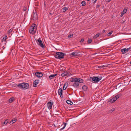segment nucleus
<instances>
[{
  "label": "nucleus",
  "instance_id": "obj_2",
  "mask_svg": "<svg viewBox=\"0 0 131 131\" xmlns=\"http://www.w3.org/2000/svg\"><path fill=\"white\" fill-rule=\"evenodd\" d=\"M70 81L71 82H74L73 85L74 87L77 88L78 87L79 83L77 78H72L70 80Z\"/></svg>",
  "mask_w": 131,
  "mask_h": 131
},
{
  "label": "nucleus",
  "instance_id": "obj_53",
  "mask_svg": "<svg viewBox=\"0 0 131 131\" xmlns=\"http://www.w3.org/2000/svg\"><path fill=\"white\" fill-rule=\"evenodd\" d=\"M50 14H51V13H50Z\"/></svg>",
  "mask_w": 131,
  "mask_h": 131
},
{
  "label": "nucleus",
  "instance_id": "obj_31",
  "mask_svg": "<svg viewBox=\"0 0 131 131\" xmlns=\"http://www.w3.org/2000/svg\"><path fill=\"white\" fill-rule=\"evenodd\" d=\"M127 9H124L123 11V12H122V13H124V14H125V13H126L127 12Z\"/></svg>",
  "mask_w": 131,
  "mask_h": 131
},
{
  "label": "nucleus",
  "instance_id": "obj_52",
  "mask_svg": "<svg viewBox=\"0 0 131 131\" xmlns=\"http://www.w3.org/2000/svg\"><path fill=\"white\" fill-rule=\"evenodd\" d=\"M130 64H131V61L130 62Z\"/></svg>",
  "mask_w": 131,
  "mask_h": 131
},
{
  "label": "nucleus",
  "instance_id": "obj_33",
  "mask_svg": "<svg viewBox=\"0 0 131 131\" xmlns=\"http://www.w3.org/2000/svg\"><path fill=\"white\" fill-rule=\"evenodd\" d=\"M113 31H111L110 32H109L107 34V35L108 36H110L111 34L113 32Z\"/></svg>",
  "mask_w": 131,
  "mask_h": 131
},
{
  "label": "nucleus",
  "instance_id": "obj_15",
  "mask_svg": "<svg viewBox=\"0 0 131 131\" xmlns=\"http://www.w3.org/2000/svg\"><path fill=\"white\" fill-rule=\"evenodd\" d=\"M82 89L83 90L86 91L87 90L88 87L87 86L84 85L82 86Z\"/></svg>",
  "mask_w": 131,
  "mask_h": 131
},
{
  "label": "nucleus",
  "instance_id": "obj_47",
  "mask_svg": "<svg viewBox=\"0 0 131 131\" xmlns=\"http://www.w3.org/2000/svg\"><path fill=\"white\" fill-rule=\"evenodd\" d=\"M105 30H103L102 31L103 33H104L105 32Z\"/></svg>",
  "mask_w": 131,
  "mask_h": 131
},
{
  "label": "nucleus",
  "instance_id": "obj_9",
  "mask_svg": "<svg viewBox=\"0 0 131 131\" xmlns=\"http://www.w3.org/2000/svg\"><path fill=\"white\" fill-rule=\"evenodd\" d=\"M32 17L34 20H36L38 19V16L37 13L34 12L33 14L32 15Z\"/></svg>",
  "mask_w": 131,
  "mask_h": 131
},
{
  "label": "nucleus",
  "instance_id": "obj_51",
  "mask_svg": "<svg viewBox=\"0 0 131 131\" xmlns=\"http://www.w3.org/2000/svg\"><path fill=\"white\" fill-rule=\"evenodd\" d=\"M88 1H89L90 0H87Z\"/></svg>",
  "mask_w": 131,
  "mask_h": 131
},
{
  "label": "nucleus",
  "instance_id": "obj_12",
  "mask_svg": "<svg viewBox=\"0 0 131 131\" xmlns=\"http://www.w3.org/2000/svg\"><path fill=\"white\" fill-rule=\"evenodd\" d=\"M130 49V47L127 49L124 48L123 49H121V51L122 52V54H124L126 53Z\"/></svg>",
  "mask_w": 131,
  "mask_h": 131
},
{
  "label": "nucleus",
  "instance_id": "obj_5",
  "mask_svg": "<svg viewBox=\"0 0 131 131\" xmlns=\"http://www.w3.org/2000/svg\"><path fill=\"white\" fill-rule=\"evenodd\" d=\"M89 80L93 83H96L99 81V79L98 77L95 76L93 77H90L89 79Z\"/></svg>",
  "mask_w": 131,
  "mask_h": 131
},
{
  "label": "nucleus",
  "instance_id": "obj_11",
  "mask_svg": "<svg viewBox=\"0 0 131 131\" xmlns=\"http://www.w3.org/2000/svg\"><path fill=\"white\" fill-rule=\"evenodd\" d=\"M63 91L62 88H59L58 91V94L60 95V97L61 98H62L63 97L62 94Z\"/></svg>",
  "mask_w": 131,
  "mask_h": 131
},
{
  "label": "nucleus",
  "instance_id": "obj_38",
  "mask_svg": "<svg viewBox=\"0 0 131 131\" xmlns=\"http://www.w3.org/2000/svg\"><path fill=\"white\" fill-rule=\"evenodd\" d=\"M61 75L62 77H64L66 76L64 72L62 73Z\"/></svg>",
  "mask_w": 131,
  "mask_h": 131
},
{
  "label": "nucleus",
  "instance_id": "obj_18",
  "mask_svg": "<svg viewBox=\"0 0 131 131\" xmlns=\"http://www.w3.org/2000/svg\"><path fill=\"white\" fill-rule=\"evenodd\" d=\"M8 122H9V121H8V119H6L5 120V121L3 123V124H4L5 125H6Z\"/></svg>",
  "mask_w": 131,
  "mask_h": 131
},
{
  "label": "nucleus",
  "instance_id": "obj_23",
  "mask_svg": "<svg viewBox=\"0 0 131 131\" xmlns=\"http://www.w3.org/2000/svg\"><path fill=\"white\" fill-rule=\"evenodd\" d=\"M68 9V8L66 7H64L62 9V10H63V12H65L66 10H67Z\"/></svg>",
  "mask_w": 131,
  "mask_h": 131
},
{
  "label": "nucleus",
  "instance_id": "obj_54",
  "mask_svg": "<svg viewBox=\"0 0 131 131\" xmlns=\"http://www.w3.org/2000/svg\"><path fill=\"white\" fill-rule=\"evenodd\" d=\"M130 118H131V117Z\"/></svg>",
  "mask_w": 131,
  "mask_h": 131
},
{
  "label": "nucleus",
  "instance_id": "obj_32",
  "mask_svg": "<svg viewBox=\"0 0 131 131\" xmlns=\"http://www.w3.org/2000/svg\"><path fill=\"white\" fill-rule=\"evenodd\" d=\"M13 30V29H9L8 31V33L9 34L10 33H11Z\"/></svg>",
  "mask_w": 131,
  "mask_h": 131
},
{
  "label": "nucleus",
  "instance_id": "obj_46",
  "mask_svg": "<svg viewBox=\"0 0 131 131\" xmlns=\"http://www.w3.org/2000/svg\"><path fill=\"white\" fill-rule=\"evenodd\" d=\"M125 21V20H124L122 22V24L124 23Z\"/></svg>",
  "mask_w": 131,
  "mask_h": 131
},
{
  "label": "nucleus",
  "instance_id": "obj_42",
  "mask_svg": "<svg viewBox=\"0 0 131 131\" xmlns=\"http://www.w3.org/2000/svg\"><path fill=\"white\" fill-rule=\"evenodd\" d=\"M27 9V8L26 7H24V11H26Z\"/></svg>",
  "mask_w": 131,
  "mask_h": 131
},
{
  "label": "nucleus",
  "instance_id": "obj_29",
  "mask_svg": "<svg viewBox=\"0 0 131 131\" xmlns=\"http://www.w3.org/2000/svg\"><path fill=\"white\" fill-rule=\"evenodd\" d=\"M92 40L91 39H90L89 38H88V43L89 44L90 43H91L92 41Z\"/></svg>",
  "mask_w": 131,
  "mask_h": 131
},
{
  "label": "nucleus",
  "instance_id": "obj_30",
  "mask_svg": "<svg viewBox=\"0 0 131 131\" xmlns=\"http://www.w3.org/2000/svg\"><path fill=\"white\" fill-rule=\"evenodd\" d=\"M64 73L65 74V75L66 76L68 77L69 76V74L67 72H64Z\"/></svg>",
  "mask_w": 131,
  "mask_h": 131
},
{
  "label": "nucleus",
  "instance_id": "obj_45",
  "mask_svg": "<svg viewBox=\"0 0 131 131\" xmlns=\"http://www.w3.org/2000/svg\"><path fill=\"white\" fill-rule=\"evenodd\" d=\"M13 122L11 120L10 122V124H13V123H13Z\"/></svg>",
  "mask_w": 131,
  "mask_h": 131
},
{
  "label": "nucleus",
  "instance_id": "obj_6",
  "mask_svg": "<svg viewBox=\"0 0 131 131\" xmlns=\"http://www.w3.org/2000/svg\"><path fill=\"white\" fill-rule=\"evenodd\" d=\"M41 39L40 38H39L38 39L37 41H36V42L38 44V45H39V46L41 47L42 48H43L44 47V45L43 43H42V41L40 39Z\"/></svg>",
  "mask_w": 131,
  "mask_h": 131
},
{
  "label": "nucleus",
  "instance_id": "obj_40",
  "mask_svg": "<svg viewBox=\"0 0 131 131\" xmlns=\"http://www.w3.org/2000/svg\"><path fill=\"white\" fill-rule=\"evenodd\" d=\"M102 78V77H99V78H99V81L100 80H101Z\"/></svg>",
  "mask_w": 131,
  "mask_h": 131
},
{
  "label": "nucleus",
  "instance_id": "obj_8",
  "mask_svg": "<svg viewBox=\"0 0 131 131\" xmlns=\"http://www.w3.org/2000/svg\"><path fill=\"white\" fill-rule=\"evenodd\" d=\"M79 52L77 51L74 52L70 54V57H75L79 55Z\"/></svg>",
  "mask_w": 131,
  "mask_h": 131
},
{
  "label": "nucleus",
  "instance_id": "obj_7",
  "mask_svg": "<svg viewBox=\"0 0 131 131\" xmlns=\"http://www.w3.org/2000/svg\"><path fill=\"white\" fill-rule=\"evenodd\" d=\"M43 74L41 72H36L35 73V75L38 78H41L43 76Z\"/></svg>",
  "mask_w": 131,
  "mask_h": 131
},
{
  "label": "nucleus",
  "instance_id": "obj_43",
  "mask_svg": "<svg viewBox=\"0 0 131 131\" xmlns=\"http://www.w3.org/2000/svg\"><path fill=\"white\" fill-rule=\"evenodd\" d=\"M84 40V39L83 38H82L81 39V41H80V42H83V41Z\"/></svg>",
  "mask_w": 131,
  "mask_h": 131
},
{
  "label": "nucleus",
  "instance_id": "obj_4",
  "mask_svg": "<svg viewBox=\"0 0 131 131\" xmlns=\"http://www.w3.org/2000/svg\"><path fill=\"white\" fill-rule=\"evenodd\" d=\"M36 29V25L35 24H33L30 28L29 32L30 34H34L35 33Z\"/></svg>",
  "mask_w": 131,
  "mask_h": 131
},
{
  "label": "nucleus",
  "instance_id": "obj_50",
  "mask_svg": "<svg viewBox=\"0 0 131 131\" xmlns=\"http://www.w3.org/2000/svg\"><path fill=\"white\" fill-rule=\"evenodd\" d=\"M56 114H57V115H58V114L57 113H56Z\"/></svg>",
  "mask_w": 131,
  "mask_h": 131
},
{
  "label": "nucleus",
  "instance_id": "obj_13",
  "mask_svg": "<svg viewBox=\"0 0 131 131\" xmlns=\"http://www.w3.org/2000/svg\"><path fill=\"white\" fill-rule=\"evenodd\" d=\"M39 80H35L33 83V86L36 87L37 86V85L39 83Z\"/></svg>",
  "mask_w": 131,
  "mask_h": 131
},
{
  "label": "nucleus",
  "instance_id": "obj_10",
  "mask_svg": "<svg viewBox=\"0 0 131 131\" xmlns=\"http://www.w3.org/2000/svg\"><path fill=\"white\" fill-rule=\"evenodd\" d=\"M53 105V103H52L51 101H49L47 104L48 107L49 109H51L52 108Z\"/></svg>",
  "mask_w": 131,
  "mask_h": 131
},
{
  "label": "nucleus",
  "instance_id": "obj_3",
  "mask_svg": "<svg viewBox=\"0 0 131 131\" xmlns=\"http://www.w3.org/2000/svg\"><path fill=\"white\" fill-rule=\"evenodd\" d=\"M56 54L55 55V57L57 59H63L64 58V56L66 55L65 53L61 52H57Z\"/></svg>",
  "mask_w": 131,
  "mask_h": 131
},
{
  "label": "nucleus",
  "instance_id": "obj_19",
  "mask_svg": "<svg viewBox=\"0 0 131 131\" xmlns=\"http://www.w3.org/2000/svg\"><path fill=\"white\" fill-rule=\"evenodd\" d=\"M66 102L67 104H69L72 105L73 104L72 102L69 100H67Z\"/></svg>",
  "mask_w": 131,
  "mask_h": 131
},
{
  "label": "nucleus",
  "instance_id": "obj_37",
  "mask_svg": "<svg viewBox=\"0 0 131 131\" xmlns=\"http://www.w3.org/2000/svg\"><path fill=\"white\" fill-rule=\"evenodd\" d=\"M120 96V94H117L116 96H115V97L117 98L118 99Z\"/></svg>",
  "mask_w": 131,
  "mask_h": 131
},
{
  "label": "nucleus",
  "instance_id": "obj_48",
  "mask_svg": "<svg viewBox=\"0 0 131 131\" xmlns=\"http://www.w3.org/2000/svg\"><path fill=\"white\" fill-rule=\"evenodd\" d=\"M107 0V1L108 2H109L110 1H111V0Z\"/></svg>",
  "mask_w": 131,
  "mask_h": 131
},
{
  "label": "nucleus",
  "instance_id": "obj_17",
  "mask_svg": "<svg viewBox=\"0 0 131 131\" xmlns=\"http://www.w3.org/2000/svg\"><path fill=\"white\" fill-rule=\"evenodd\" d=\"M14 100V97H13L9 99V103H11Z\"/></svg>",
  "mask_w": 131,
  "mask_h": 131
},
{
  "label": "nucleus",
  "instance_id": "obj_41",
  "mask_svg": "<svg viewBox=\"0 0 131 131\" xmlns=\"http://www.w3.org/2000/svg\"><path fill=\"white\" fill-rule=\"evenodd\" d=\"M100 5H97V6H96V8H99L100 7Z\"/></svg>",
  "mask_w": 131,
  "mask_h": 131
},
{
  "label": "nucleus",
  "instance_id": "obj_16",
  "mask_svg": "<svg viewBox=\"0 0 131 131\" xmlns=\"http://www.w3.org/2000/svg\"><path fill=\"white\" fill-rule=\"evenodd\" d=\"M77 79H78V81L79 82V83H83V80L79 78H77Z\"/></svg>",
  "mask_w": 131,
  "mask_h": 131
},
{
  "label": "nucleus",
  "instance_id": "obj_26",
  "mask_svg": "<svg viewBox=\"0 0 131 131\" xmlns=\"http://www.w3.org/2000/svg\"><path fill=\"white\" fill-rule=\"evenodd\" d=\"M120 84H121L120 83L118 84L116 86V89H117V88H120L121 86V85Z\"/></svg>",
  "mask_w": 131,
  "mask_h": 131
},
{
  "label": "nucleus",
  "instance_id": "obj_14",
  "mask_svg": "<svg viewBox=\"0 0 131 131\" xmlns=\"http://www.w3.org/2000/svg\"><path fill=\"white\" fill-rule=\"evenodd\" d=\"M57 74H51L49 75V78L50 80L53 79L57 75Z\"/></svg>",
  "mask_w": 131,
  "mask_h": 131
},
{
  "label": "nucleus",
  "instance_id": "obj_24",
  "mask_svg": "<svg viewBox=\"0 0 131 131\" xmlns=\"http://www.w3.org/2000/svg\"><path fill=\"white\" fill-rule=\"evenodd\" d=\"M100 35V34L99 33H98L96 34L95 36L93 37L94 38H96L97 37H99Z\"/></svg>",
  "mask_w": 131,
  "mask_h": 131
},
{
  "label": "nucleus",
  "instance_id": "obj_27",
  "mask_svg": "<svg viewBox=\"0 0 131 131\" xmlns=\"http://www.w3.org/2000/svg\"><path fill=\"white\" fill-rule=\"evenodd\" d=\"M107 66H105L104 65H103V66H99L98 67V68H104V67H107Z\"/></svg>",
  "mask_w": 131,
  "mask_h": 131
},
{
  "label": "nucleus",
  "instance_id": "obj_28",
  "mask_svg": "<svg viewBox=\"0 0 131 131\" xmlns=\"http://www.w3.org/2000/svg\"><path fill=\"white\" fill-rule=\"evenodd\" d=\"M113 100L114 99L113 98L109 100L108 102H111V103H112L115 102L114 101H113Z\"/></svg>",
  "mask_w": 131,
  "mask_h": 131
},
{
  "label": "nucleus",
  "instance_id": "obj_34",
  "mask_svg": "<svg viewBox=\"0 0 131 131\" xmlns=\"http://www.w3.org/2000/svg\"><path fill=\"white\" fill-rule=\"evenodd\" d=\"M7 38V36H5V37H4L3 39V40L4 41H5L6 40V39Z\"/></svg>",
  "mask_w": 131,
  "mask_h": 131
},
{
  "label": "nucleus",
  "instance_id": "obj_20",
  "mask_svg": "<svg viewBox=\"0 0 131 131\" xmlns=\"http://www.w3.org/2000/svg\"><path fill=\"white\" fill-rule=\"evenodd\" d=\"M63 127H62V128H61V129H60V130H61L63 129L64 128H65L66 126V125H67V123H64V122L63 123Z\"/></svg>",
  "mask_w": 131,
  "mask_h": 131
},
{
  "label": "nucleus",
  "instance_id": "obj_22",
  "mask_svg": "<svg viewBox=\"0 0 131 131\" xmlns=\"http://www.w3.org/2000/svg\"><path fill=\"white\" fill-rule=\"evenodd\" d=\"M115 110V108H113L112 109H111L109 110V112L110 113H112Z\"/></svg>",
  "mask_w": 131,
  "mask_h": 131
},
{
  "label": "nucleus",
  "instance_id": "obj_36",
  "mask_svg": "<svg viewBox=\"0 0 131 131\" xmlns=\"http://www.w3.org/2000/svg\"><path fill=\"white\" fill-rule=\"evenodd\" d=\"M73 35V34L72 35L70 34L68 36V37L69 38H71L72 37Z\"/></svg>",
  "mask_w": 131,
  "mask_h": 131
},
{
  "label": "nucleus",
  "instance_id": "obj_21",
  "mask_svg": "<svg viewBox=\"0 0 131 131\" xmlns=\"http://www.w3.org/2000/svg\"><path fill=\"white\" fill-rule=\"evenodd\" d=\"M12 121L13 122L12 123H14L16 122L17 121V118H15L13 119L12 120Z\"/></svg>",
  "mask_w": 131,
  "mask_h": 131
},
{
  "label": "nucleus",
  "instance_id": "obj_1",
  "mask_svg": "<svg viewBox=\"0 0 131 131\" xmlns=\"http://www.w3.org/2000/svg\"><path fill=\"white\" fill-rule=\"evenodd\" d=\"M16 85L20 89H23L24 90L28 89L29 87V84L28 83L24 82L23 83H20L18 85L17 84Z\"/></svg>",
  "mask_w": 131,
  "mask_h": 131
},
{
  "label": "nucleus",
  "instance_id": "obj_39",
  "mask_svg": "<svg viewBox=\"0 0 131 131\" xmlns=\"http://www.w3.org/2000/svg\"><path fill=\"white\" fill-rule=\"evenodd\" d=\"M113 99L114 100H113V101H114L115 102L118 99L117 98L115 97V96L113 98Z\"/></svg>",
  "mask_w": 131,
  "mask_h": 131
},
{
  "label": "nucleus",
  "instance_id": "obj_44",
  "mask_svg": "<svg viewBox=\"0 0 131 131\" xmlns=\"http://www.w3.org/2000/svg\"><path fill=\"white\" fill-rule=\"evenodd\" d=\"M124 13H121V17H122L123 16V15H124Z\"/></svg>",
  "mask_w": 131,
  "mask_h": 131
},
{
  "label": "nucleus",
  "instance_id": "obj_35",
  "mask_svg": "<svg viewBox=\"0 0 131 131\" xmlns=\"http://www.w3.org/2000/svg\"><path fill=\"white\" fill-rule=\"evenodd\" d=\"M65 86H66V84L65 83L63 88V90H66L67 88V86L66 87H65Z\"/></svg>",
  "mask_w": 131,
  "mask_h": 131
},
{
  "label": "nucleus",
  "instance_id": "obj_25",
  "mask_svg": "<svg viewBox=\"0 0 131 131\" xmlns=\"http://www.w3.org/2000/svg\"><path fill=\"white\" fill-rule=\"evenodd\" d=\"M81 4L83 6H85L86 5V3L84 1H82L81 2Z\"/></svg>",
  "mask_w": 131,
  "mask_h": 131
},
{
  "label": "nucleus",
  "instance_id": "obj_49",
  "mask_svg": "<svg viewBox=\"0 0 131 131\" xmlns=\"http://www.w3.org/2000/svg\"><path fill=\"white\" fill-rule=\"evenodd\" d=\"M57 111V112H59V110H58V111Z\"/></svg>",
  "mask_w": 131,
  "mask_h": 131
}]
</instances>
